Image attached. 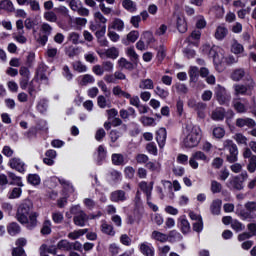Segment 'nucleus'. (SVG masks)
<instances>
[{"instance_id":"nucleus-20","label":"nucleus","mask_w":256,"mask_h":256,"mask_svg":"<svg viewBox=\"0 0 256 256\" xmlns=\"http://www.w3.org/2000/svg\"><path fill=\"white\" fill-rule=\"evenodd\" d=\"M255 120L251 118H238L236 120V127H255Z\"/></svg>"},{"instance_id":"nucleus-3","label":"nucleus","mask_w":256,"mask_h":256,"mask_svg":"<svg viewBox=\"0 0 256 256\" xmlns=\"http://www.w3.org/2000/svg\"><path fill=\"white\" fill-rule=\"evenodd\" d=\"M70 213L71 215H74L73 223L76 227H85V225L89 223V215L81 209L80 205L72 206L70 208Z\"/></svg>"},{"instance_id":"nucleus-61","label":"nucleus","mask_w":256,"mask_h":256,"mask_svg":"<svg viewBox=\"0 0 256 256\" xmlns=\"http://www.w3.org/2000/svg\"><path fill=\"white\" fill-rule=\"evenodd\" d=\"M102 69L107 73H113L114 64L111 61H104L102 62Z\"/></svg>"},{"instance_id":"nucleus-26","label":"nucleus","mask_w":256,"mask_h":256,"mask_svg":"<svg viewBox=\"0 0 256 256\" xmlns=\"http://www.w3.org/2000/svg\"><path fill=\"white\" fill-rule=\"evenodd\" d=\"M231 51L234 53V55H241V53L245 51V48L241 43H239V41L233 39L231 44Z\"/></svg>"},{"instance_id":"nucleus-46","label":"nucleus","mask_w":256,"mask_h":256,"mask_svg":"<svg viewBox=\"0 0 256 256\" xmlns=\"http://www.w3.org/2000/svg\"><path fill=\"white\" fill-rule=\"evenodd\" d=\"M154 93L160 97V99H167L169 97V90L164 89L160 86H157L154 90Z\"/></svg>"},{"instance_id":"nucleus-17","label":"nucleus","mask_w":256,"mask_h":256,"mask_svg":"<svg viewBox=\"0 0 256 256\" xmlns=\"http://www.w3.org/2000/svg\"><path fill=\"white\" fill-rule=\"evenodd\" d=\"M227 35H229V29H227L225 26H218L216 28L214 37L217 39V41H223Z\"/></svg>"},{"instance_id":"nucleus-59","label":"nucleus","mask_w":256,"mask_h":256,"mask_svg":"<svg viewBox=\"0 0 256 256\" xmlns=\"http://www.w3.org/2000/svg\"><path fill=\"white\" fill-rule=\"evenodd\" d=\"M177 93H182L183 95L187 94L189 91V88H187V85L185 84H181V83H177L174 85Z\"/></svg>"},{"instance_id":"nucleus-27","label":"nucleus","mask_w":256,"mask_h":256,"mask_svg":"<svg viewBox=\"0 0 256 256\" xmlns=\"http://www.w3.org/2000/svg\"><path fill=\"white\" fill-rule=\"evenodd\" d=\"M98 158H97V165H103V161L107 159V150L103 145H100L97 149Z\"/></svg>"},{"instance_id":"nucleus-12","label":"nucleus","mask_w":256,"mask_h":256,"mask_svg":"<svg viewBox=\"0 0 256 256\" xmlns=\"http://www.w3.org/2000/svg\"><path fill=\"white\" fill-rule=\"evenodd\" d=\"M110 201L113 203H123L124 201H127V194L123 190L113 191L110 194Z\"/></svg>"},{"instance_id":"nucleus-29","label":"nucleus","mask_w":256,"mask_h":256,"mask_svg":"<svg viewBox=\"0 0 256 256\" xmlns=\"http://www.w3.org/2000/svg\"><path fill=\"white\" fill-rule=\"evenodd\" d=\"M122 6L126 11H129V13H135V11H137V3L132 0H123Z\"/></svg>"},{"instance_id":"nucleus-4","label":"nucleus","mask_w":256,"mask_h":256,"mask_svg":"<svg viewBox=\"0 0 256 256\" xmlns=\"http://www.w3.org/2000/svg\"><path fill=\"white\" fill-rule=\"evenodd\" d=\"M234 95L239 97V95H246L251 97L253 95V89H255V81L252 78L247 79L246 84H236L233 86Z\"/></svg>"},{"instance_id":"nucleus-48","label":"nucleus","mask_w":256,"mask_h":256,"mask_svg":"<svg viewBox=\"0 0 256 256\" xmlns=\"http://www.w3.org/2000/svg\"><path fill=\"white\" fill-rule=\"evenodd\" d=\"M177 29L179 33H185L187 31V22H185V18H177Z\"/></svg>"},{"instance_id":"nucleus-50","label":"nucleus","mask_w":256,"mask_h":256,"mask_svg":"<svg viewBox=\"0 0 256 256\" xmlns=\"http://www.w3.org/2000/svg\"><path fill=\"white\" fill-rule=\"evenodd\" d=\"M135 160L138 165H147V162L149 161V156H147V154H137L135 156Z\"/></svg>"},{"instance_id":"nucleus-58","label":"nucleus","mask_w":256,"mask_h":256,"mask_svg":"<svg viewBox=\"0 0 256 256\" xmlns=\"http://www.w3.org/2000/svg\"><path fill=\"white\" fill-rule=\"evenodd\" d=\"M24 27H26V29L31 31V29H35V27H37V21H35V20L31 19V18H27L24 21Z\"/></svg>"},{"instance_id":"nucleus-60","label":"nucleus","mask_w":256,"mask_h":256,"mask_svg":"<svg viewBox=\"0 0 256 256\" xmlns=\"http://www.w3.org/2000/svg\"><path fill=\"white\" fill-rule=\"evenodd\" d=\"M137 39H139V31L137 30H133L131 31L128 35H127V40L130 43H135V41H137Z\"/></svg>"},{"instance_id":"nucleus-2","label":"nucleus","mask_w":256,"mask_h":256,"mask_svg":"<svg viewBox=\"0 0 256 256\" xmlns=\"http://www.w3.org/2000/svg\"><path fill=\"white\" fill-rule=\"evenodd\" d=\"M31 213H33V202L29 199L23 200L17 209V220L22 224L29 223Z\"/></svg>"},{"instance_id":"nucleus-14","label":"nucleus","mask_w":256,"mask_h":256,"mask_svg":"<svg viewBox=\"0 0 256 256\" xmlns=\"http://www.w3.org/2000/svg\"><path fill=\"white\" fill-rule=\"evenodd\" d=\"M140 253L145 256H155V248L149 242H143L139 246Z\"/></svg>"},{"instance_id":"nucleus-30","label":"nucleus","mask_w":256,"mask_h":256,"mask_svg":"<svg viewBox=\"0 0 256 256\" xmlns=\"http://www.w3.org/2000/svg\"><path fill=\"white\" fill-rule=\"evenodd\" d=\"M243 77H245V69L243 68H237L231 74L232 81H241Z\"/></svg>"},{"instance_id":"nucleus-19","label":"nucleus","mask_w":256,"mask_h":256,"mask_svg":"<svg viewBox=\"0 0 256 256\" xmlns=\"http://www.w3.org/2000/svg\"><path fill=\"white\" fill-rule=\"evenodd\" d=\"M100 57H107L108 59H117L119 57V49L111 47L100 54Z\"/></svg>"},{"instance_id":"nucleus-38","label":"nucleus","mask_w":256,"mask_h":256,"mask_svg":"<svg viewBox=\"0 0 256 256\" xmlns=\"http://www.w3.org/2000/svg\"><path fill=\"white\" fill-rule=\"evenodd\" d=\"M68 41H71L73 45H79V43H84L83 40H81V35L77 32L69 33Z\"/></svg>"},{"instance_id":"nucleus-53","label":"nucleus","mask_w":256,"mask_h":256,"mask_svg":"<svg viewBox=\"0 0 256 256\" xmlns=\"http://www.w3.org/2000/svg\"><path fill=\"white\" fill-rule=\"evenodd\" d=\"M42 235H51V220H46L41 229Z\"/></svg>"},{"instance_id":"nucleus-37","label":"nucleus","mask_w":256,"mask_h":256,"mask_svg":"<svg viewBox=\"0 0 256 256\" xmlns=\"http://www.w3.org/2000/svg\"><path fill=\"white\" fill-rule=\"evenodd\" d=\"M89 229H80L73 232H70L68 234V239H72V241H75V239H79V237H83L85 233H87Z\"/></svg>"},{"instance_id":"nucleus-45","label":"nucleus","mask_w":256,"mask_h":256,"mask_svg":"<svg viewBox=\"0 0 256 256\" xmlns=\"http://www.w3.org/2000/svg\"><path fill=\"white\" fill-rule=\"evenodd\" d=\"M57 249H60V251H71V242L69 240H60L57 243Z\"/></svg>"},{"instance_id":"nucleus-23","label":"nucleus","mask_w":256,"mask_h":256,"mask_svg":"<svg viewBox=\"0 0 256 256\" xmlns=\"http://www.w3.org/2000/svg\"><path fill=\"white\" fill-rule=\"evenodd\" d=\"M169 243H177L183 240V235L177 232V230H171L167 235Z\"/></svg>"},{"instance_id":"nucleus-11","label":"nucleus","mask_w":256,"mask_h":256,"mask_svg":"<svg viewBox=\"0 0 256 256\" xmlns=\"http://www.w3.org/2000/svg\"><path fill=\"white\" fill-rule=\"evenodd\" d=\"M226 187H228V189H231L232 191L233 190L241 191V189H243V180H241L239 176L231 178L226 183Z\"/></svg>"},{"instance_id":"nucleus-41","label":"nucleus","mask_w":256,"mask_h":256,"mask_svg":"<svg viewBox=\"0 0 256 256\" xmlns=\"http://www.w3.org/2000/svg\"><path fill=\"white\" fill-rule=\"evenodd\" d=\"M155 85L153 84V80L151 79H142L139 83V89H154Z\"/></svg>"},{"instance_id":"nucleus-7","label":"nucleus","mask_w":256,"mask_h":256,"mask_svg":"<svg viewBox=\"0 0 256 256\" xmlns=\"http://www.w3.org/2000/svg\"><path fill=\"white\" fill-rule=\"evenodd\" d=\"M40 31L42 34H39L36 41L44 47V45H47V41H49V36L53 33V27L49 23L44 22L40 27Z\"/></svg>"},{"instance_id":"nucleus-9","label":"nucleus","mask_w":256,"mask_h":256,"mask_svg":"<svg viewBox=\"0 0 256 256\" xmlns=\"http://www.w3.org/2000/svg\"><path fill=\"white\" fill-rule=\"evenodd\" d=\"M19 74L21 75L20 79V88L25 91L29 86V80L31 79V72L27 67H21L19 70Z\"/></svg>"},{"instance_id":"nucleus-10","label":"nucleus","mask_w":256,"mask_h":256,"mask_svg":"<svg viewBox=\"0 0 256 256\" xmlns=\"http://www.w3.org/2000/svg\"><path fill=\"white\" fill-rule=\"evenodd\" d=\"M16 245L17 247L13 248L12 250V256H27V254H25V250L23 249V247L27 245V239L19 238L16 240Z\"/></svg>"},{"instance_id":"nucleus-42","label":"nucleus","mask_w":256,"mask_h":256,"mask_svg":"<svg viewBox=\"0 0 256 256\" xmlns=\"http://www.w3.org/2000/svg\"><path fill=\"white\" fill-rule=\"evenodd\" d=\"M118 65L120 69H127L128 71H133V63L129 62L125 58H120L118 60Z\"/></svg>"},{"instance_id":"nucleus-24","label":"nucleus","mask_w":256,"mask_h":256,"mask_svg":"<svg viewBox=\"0 0 256 256\" xmlns=\"http://www.w3.org/2000/svg\"><path fill=\"white\" fill-rule=\"evenodd\" d=\"M0 11H7L8 13H13V11H15V7H13V2L11 0H1Z\"/></svg>"},{"instance_id":"nucleus-55","label":"nucleus","mask_w":256,"mask_h":256,"mask_svg":"<svg viewBox=\"0 0 256 256\" xmlns=\"http://www.w3.org/2000/svg\"><path fill=\"white\" fill-rule=\"evenodd\" d=\"M213 136L216 139H223L225 137V129L221 127H216L213 129Z\"/></svg>"},{"instance_id":"nucleus-63","label":"nucleus","mask_w":256,"mask_h":256,"mask_svg":"<svg viewBox=\"0 0 256 256\" xmlns=\"http://www.w3.org/2000/svg\"><path fill=\"white\" fill-rule=\"evenodd\" d=\"M83 5L81 0H70L69 7L72 11H78V9Z\"/></svg>"},{"instance_id":"nucleus-47","label":"nucleus","mask_w":256,"mask_h":256,"mask_svg":"<svg viewBox=\"0 0 256 256\" xmlns=\"http://www.w3.org/2000/svg\"><path fill=\"white\" fill-rule=\"evenodd\" d=\"M233 107L237 111V113H246L247 112V106L245 104L241 103L239 100L233 101Z\"/></svg>"},{"instance_id":"nucleus-62","label":"nucleus","mask_w":256,"mask_h":256,"mask_svg":"<svg viewBox=\"0 0 256 256\" xmlns=\"http://www.w3.org/2000/svg\"><path fill=\"white\" fill-rule=\"evenodd\" d=\"M221 189H223V186L221 185V183L215 180L211 182L212 193H221Z\"/></svg>"},{"instance_id":"nucleus-6","label":"nucleus","mask_w":256,"mask_h":256,"mask_svg":"<svg viewBox=\"0 0 256 256\" xmlns=\"http://www.w3.org/2000/svg\"><path fill=\"white\" fill-rule=\"evenodd\" d=\"M224 149L229 151V154L226 157L228 163H235L237 161V155H239L237 145L233 143L232 140H225Z\"/></svg>"},{"instance_id":"nucleus-21","label":"nucleus","mask_w":256,"mask_h":256,"mask_svg":"<svg viewBox=\"0 0 256 256\" xmlns=\"http://www.w3.org/2000/svg\"><path fill=\"white\" fill-rule=\"evenodd\" d=\"M221 205H223V201L221 199L213 200L210 205V211L212 215H220L221 214Z\"/></svg>"},{"instance_id":"nucleus-1","label":"nucleus","mask_w":256,"mask_h":256,"mask_svg":"<svg viewBox=\"0 0 256 256\" xmlns=\"http://www.w3.org/2000/svg\"><path fill=\"white\" fill-rule=\"evenodd\" d=\"M183 145L186 149H193L201 142V128L191 122H187L184 128Z\"/></svg>"},{"instance_id":"nucleus-5","label":"nucleus","mask_w":256,"mask_h":256,"mask_svg":"<svg viewBox=\"0 0 256 256\" xmlns=\"http://www.w3.org/2000/svg\"><path fill=\"white\" fill-rule=\"evenodd\" d=\"M202 53L208 57H212L216 65L221 63V59H219V57H223V54L221 53V48L219 46L205 44L202 46Z\"/></svg>"},{"instance_id":"nucleus-13","label":"nucleus","mask_w":256,"mask_h":256,"mask_svg":"<svg viewBox=\"0 0 256 256\" xmlns=\"http://www.w3.org/2000/svg\"><path fill=\"white\" fill-rule=\"evenodd\" d=\"M11 169H15L18 173H25V162L20 158H12L9 161Z\"/></svg>"},{"instance_id":"nucleus-8","label":"nucleus","mask_w":256,"mask_h":256,"mask_svg":"<svg viewBox=\"0 0 256 256\" xmlns=\"http://www.w3.org/2000/svg\"><path fill=\"white\" fill-rule=\"evenodd\" d=\"M215 95L220 105H227L231 101V95L227 94V90L222 86H217L215 89Z\"/></svg>"},{"instance_id":"nucleus-25","label":"nucleus","mask_w":256,"mask_h":256,"mask_svg":"<svg viewBox=\"0 0 256 256\" xmlns=\"http://www.w3.org/2000/svg\"><path fill=\"white\" fill-rule=\"evenodd\" d=\"M145 167L148 171H151V173H161V163L159 162H151L148 160Z\"/></svg>"},{"instance_id":"nucleus-31","label":"nucleus","mask_w":256,"mask_h":256,"mask_svg":"<svg viewBox=\"0 0 256 256\" xmlns=\"http://www.w3.org/2000/svg\"><path fill=\"white\" fill-rule=\"evenodd\" d=\"M152 239H155V241H159L160 243H167L168 237L167 234L161 233L159 231H153L151 235Z\"/></svg>"},{"instance_id":"nucleus-43","label":"nucleus","mask_w":256,"mask_h":256,"mask_svg":"<svg viewBox=\"0 0 256 256\" xmlns=\"http://www.w3.org/2000/svg\"><path fill=\"white\" fill-rule=\"evenodd\" d=\"M179 227L184 235L191 231V225L189 224V221L185 218H182L180 220Z\"/></svg>"},{"instance_id":"nucleus-39","label":"nucleus","mask_w":256,"mask_h":256,"mask_svg":"<svg viewBox=\"0 0 256 256\" xmlns=\"http://www.w3.org/2000/svg\"><path fill=\"white\" fill-rule=\"evenodd\" d=\"M113 95H115L116 97H125V99H131V94H129L128 92H125L121 89V87L116 86L113 88L112 90Z\"/></svg>"},{"instance_id":"nucleus-15","label":"nucleus","mask_w":256,"mask_h":256,"mask_svg":"<svg viewBox=\"0 0 256 256\" xmlns=\"http://www.w3.org/2000/svg\"><path fill=\"white\" fill-rule=\"evenodd\" d=\"M156 141L160 149H163V147H165V143L167 141V130L165 128H160L156 132Z\"/></svg>"},{"instance_id":"nucleus-33","label":"nucleus","mask_w":256,"mask_h":256,"mask_svg":"<svg viewBox=\"0 0 256 256\" xmlns=\"http://www.w3.org/2000/svg\"><path fill=\"white\" fill-rule=\"evenodd\" d=\"M212 119L214 121H223L225 119V109L218 108L212 112Z\"/></svg>"},{"instance_id":"nucleus-64","label":"nucleus","mask_w":256,"mask_h":256,"mask_svg":"<svg viewBox=\"0 0 256 256\" xmlns=\"http://www.w3.org/2000/svg\"><path fill=\"white\" fill-rule=\"evenodd\" d=\"M94 18L96 23H102V25H105V23H107V18H105V16H103L101 12H96L94 14Z\"/></svg>"},{"instance_id":"nucleus-57","label":"nucleus","mask_w":256,"mask_h":256,"mask_svg":"<svg viewBox=\"0 0 256 256\" xmlns=\"http://www.w3.org/2000/svg\"><path fill=\"white\" fill-rule=\"evenodd\" d=\"M231 227L234 231H237V233H239V231H243L245 229V225H243L241 222H239L237 220H233L231 222Z\"/></svg>"},{"instance_id":"nucleus-16","label":"nucleus","mask_w":256,"mask_h":256,"mask_svg":"<svg viewBox=\"0 0 256 256\" xmlns=\"http://www.w3.org/2000/svg\"><path fill=\"white\" fill-rule=\"evenodd\" d=\"M111 161L117 167H121L123 165H127V158L125 157V155H123L121 153H114V154H112Z\"/></svg>"},{"instance_id":"nucleus-52","label":"nucleus","mask_w":256,"mask_h":256,"mask_svg":"<svg viewBox=\"0 0 256 256\" xmlns=\"http://www.w3.org/2000/svg\"><path fill=\"white\" fill-rule=\"evenodd\" d=\"M199 75V68L192 66L190 67L189 77L193 83L197 82V76Z\"/></svg>"},{"instance_id":"nucleus-51","label":"nucleus","mask_w":256,"mask_h":256,"mask_svg":"<svg viewBox=\"0 0 256 256\" xmlns=\"http://www.w3.org/2000/svg\"><path fill=\"white\" fill-rule=\"evenodd\" d=\"M44 19L49 21V23H57V14H55L53 11L45 12Z\"/></svg>"},{"instance_id":"nucleus-40","label":"nucleus","mask_w":256,"mask_h":256,"mask_svg":"<svg viewBox=\"0 0 256 256\" xmlns=\"http://www.w3.org/2000/svg\"><path fill=\"white\" fill-rule=\"evenodd\" d=\"M27 181L28 183H30V185H33L34 187H36L37 185H41V177L39 176V174H29L27 177Z\"/></svg>"},{"instance_id":"nucleus-35","label":"nucleus","mask_w":256,"mask_h":256,"mask_svg":"<svg viewBox=\"0 0 256 256\" xmlns=\"http://www.w3.org/2000/svg\"><path fill=\"white\" fill-rule=\"evenodd\" d=\"M207 109V104L203 102H198L194 111H197V115L200 119H205V110Z\"/></svg>"},{"instance_id":"nucleus-36","label":"nucleus","mask_w":256,"mask_h":256,"mask_svg":"<svg viewBox=\"0 0 256 256\" xmlns=\"http://www.w3.org/2000/svg\"><path fill=\"white\" fill-rule=\"evenodd\" d=\"M112 29H114L115 31H123L125 29V22H123V20H121V18H115L112 22Z\"/></svg>"},{"instance_id":"nucleus-34","label":"nucleus","mask_w":256,"mask_h":256,"mask_svg":"<svg viewBox=\"0 0 256 256\" xmlns=\"http://www.w3.org/2000/svg\"><path fill=\"white\" fill-rule=\"evenodd\" d=\"M101 231L102 233H105V235H110V237H114L115 235V229L113 228V225L107 224V222L102 223Z\"/></svg>"},{"instance_id":"nucleus-28","label":"nucleus","mask_w":256,"mask_h":256,"mask_svg":"<svg viewBox=\"0 0 256 256\" xmlns=\"http://www.w3.org/2000/svg\"><path fill=\"white\" fill-rule=\"evenodd\" d=\"M7 231L9 235L15 237V235H19V233H21V227L16 222H12L8 225Z\"/></svg>"},{"instance_id":"nucleus-22","label":"nucleus","mask_w":256,"mask_h":256,"mask_svg":"<svg viewBox=\"0 0 256 256\" xmlns=\"http://www.w3.org/2000/svg\"><path fill=\"white\" fill-rule=\"evenodd\" d=\"M39 217V214L37 212H32L28 216V222H24L27 225V229H35L37 227V218Z\"/></svg>"},{"instance_id":"nucleus-49","label":"nucleus","mask_w":256,"mask_h":256,"mask_svg":"<svg viewBox=\"0 0 256 256\" xmlns=\"http://www.w3.org/2000/svg\"><path fill=\"white\" fill-rule=\"evenodd\" d=\"M62 75L66 81L73 80V73L71 72V69H69V66H67V65L63 66Z\"/></svg>"},{"instance_id":"nucleus-32","label":"nucleus","mask_w":256,"mask_h":256,"mask_svg":"<svg viewBox=\"0 0 256 256\" xmlns=\"http://www.w3.org/2000/svg\"><path fill=\"white\" fill-rule=\"evenodd\" d=\"M80 78V85H82L83 87H86V85H93V83H95V77H93V75L91 74H85Z\"/></svg>"},{"instance_id":"nucleus-18","label":"nucleus","mask_w":256,"mask_h":256,"mask_svg":"<svg viewBox=\"0 0 256 256\" xmlns=\"http://www.w3.org/2000/svg\"><path fill=\"white\" fill-rule=\"evenodd\" d=\"M139 187H140L141 191H143V193H145V195L147 197V201H150L151 193L153 191V182L148 184L147 182L143 181L139 184Z\"/></svg>"},{"instance_id":"nucleus-54","label":"nucleus","mask_w":256,"mask_h":256,"mask_svg":"<svg viewBox=\"0 0 256 256\" xmlns=\"http://www.w3.org/2000/svg\"><path fill=\"white\" fill-rule=\"evenodd\" d=\"M247 169H248L249 173H255V171H256V155H253L249 159Z\"/></svg>"},{"instance_id":"nucleus-56","label":"nucleus","mask_w":256,"mask_h":256,"mask_svg":"<svg viewBox=\"0 0 256 256\" xmlns=\"http://www.w3.org/2000/svg\"><path fill=\"white\" fill-rule=\"evenodd\" d=\"M146 151L150 153V155L157 156V145H155V142H150L146 145Z\"/></svg>"},{"instance_id":"nucleus-44","label":"nucleus","mask_w":256,"mask_h":256,"mask_svg":"<svg viewBox=\"0 0 256 256\" xmlns=\"http://www.w3.org/2000/svg\"><path fill=\"white\" fill-rule=\"evenodd\" d=\"M8 177L13 182H11V185H17L18 187H23V182L21 181V177L15 175L13 172H8Z\"/></svg>"}]
</instances>
